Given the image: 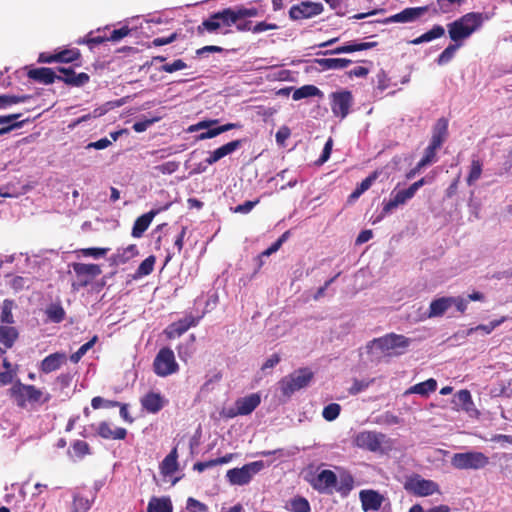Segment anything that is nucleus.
<instances>
[{
    "instance_id": "nucleus-1",
    "label": "nucleus",
    "mask_w": 512,
    "mask_h": 512,
    "mask_svg": "<svg viewBox=\"0 0 512 512\" xmlns=\"http://www.w3.org/2000/svg\"><path fill=\"white\" fill-rule=\"evenodd\" d=\"M411 340L404 335L389 333L367 342L364 351L369 362L378 364L384 357H393L404 353Z\"/></svg>"
},
{
    "instance_id": "nucleus-2",
    "label": "nucleus",
    "mask_w": 512,
    "mask_h": 512,
    "mask_svg": "<svg viewBox=\"0 0 512 512\" xmlns=\"http://www.w3.org/2000/svg\"><path fill=\"white\" fill-rule=\"evenodd\" d=\"M488 19L480 12H469L455 21L447 24L450 39L455 43H462L473 33L478 31Z\"/></svg>"
},
{
    "instance_id": "nucleus-3",
    "label": "nucleus",
    "mask_w": 512,
    "mask_h": 512,
    "mask_svg": "<svg viewBox=\"0 0 512 512\" xmlns=\"http://www.w3.org/2000/svg\"><path fill=\"white\" fill-rule=\"evenodd\" d=\"M312 378L313 373L308 368L298 369L282 378L279 382V386L283 395L290 397L296 391L307 387Z\"/></svg>"
},
{
    "instance_id": "nucleus-4",
    "label": "nucleus",
    "mask_w": 512,
    "mask_h": 512,
    "mask_svg": "<svg viewBox=\"0 0 512 512\" xmlns=\"http://www.w3.org/2000/svg\"><path fill=\"white\" fill-rule=\"evenodd\" d=\"M450 462L459 470H479L488 465L489 458L482 452L467 451L453 454Z\"/></svg>"
},
{
    "instance_id": "nucleus-5",
    "label": "nucleus",
    "mask_w": 512,
    "mask_h": 512,
    "mask_svg": "<svg viewBox=\"0 0 512 512\" xmlns=\"http://www.w3.org/2000/svg\"><path fill=\"white\" fill-rule=\"evenodd\" d=\"M236 10L226 8L222 11L212 14L208 19L204 20L198 27V31L206 30L210 33L216 32L221 27H230L238 22Z\"/></svg>"
},
{
    "instance_id": "nucleus-6",
    "label": "nucleus",
    "mask_w": 512,
    "mask_h": 512,
    "mask_svg": "<svg viewBox=\"0 0 512 512\" xmlns=\"http://www.w3.org/2000/svg\"><path fill=\"white\" fill-rule=\"evenodd\" d=\"M404 489L418 497H427L434 493H441L440 487L435 481L425 479L418 474H414L406 479Z\"/></svg>"
},
{
    "instance_id": "nucleus-7",
    "label": "nucleus",
    "mask_w": 512,
    "mask_h": 512,
    "mask_svg": "<svg viewBox=\"0 0 512 512\" xmlns=\"http://www.w3.org/2000/svg\"><path fill=\"white\" fill-rule=\"evenodd\" d=\"M264 468L263 461H254L245 464L241 468H233L227 471L226 477L231 485L243 486L248 484L254 475Z\"/></svg>"
},
{
    "instance_id": "nucleus-8",
    "label": "nucleus",
    "mask_w": 512,
    "mask_h": 512,
    "mask_svg": "<svg viewBox=\"0 0 512 512\" xmlns=\"http://www.w3.org/2000/svg\"><path fill=\"white\" fill-rule=\"evenodd\" d=\"M10 397L21 408L26 407L27 402H39L42 391L33 385H26L21 382L15 383L9 390Z\"/></svg>"
},
{
    "instance_id": "nucleus-9",
    "label": "nucleus",
    "mask_w": 512,
    "mask_h": 512,
    "mask_svg": "<svg viewBox=\"0 0 512 512\" xmlns=\"http://www.w3.org/2000/svg\"><path fill=\"white\" fill-rule=\"evenodd\" d=\"M217 123L218 120L200 121L197 124L192 125L189 128V131L194 132L198 130H205L197 136L198 140H204L214 138L224 132L240 127V125L236 123H227L221 126H216Z\"/></svg>"
},
{
    "instance_id": "nucleus-10",
    "label": "nucleus",
    "mask_w": 512,
    "mask_h": 512,
    "mask_svg": "<svg viewBox=\"0 0 512 512\" xmlns=\"http://www.w3.org/2000/svg\"><path fill=\"white\" fill-rule=\"evenodd\" d=\"M154 372L161 377H166L178 370L174 352L170 348L161 349L153 362Z\"/></svg>"
},
{
    "instance_id": "nucleus-11",
    "label": "nucleus",
    "mask_w": 512,
    "mask_h": 512,
    "mask_svg": "<svg viewBox=\"0 0 512 512\" xmlns=\"http://www.w3.org/2000/svg\"><path fill=\"white\" fill-rule=\"evenodd\" d=\"M414 197V194L411 192L409 187L407 189L396 191L394 189L390 194V199L388 201L383 202V208L381 213L377 216V218L373 221V223H377L381 221L384 217L391 214L398 207L405 205L409 200Z\"/></svg>"
},
{
    "instance_id": "nucleus-12",
    "label": "nucleus",
    "mask_w": 512,
    "mask_h": 512,
    "mask_svg": "<svg viewBox=\"0 0 512 512\" xmlns=\"http://www.w3.org/2000/svg\"><path fill=\"white\" fill-rule=\"evenodd\" d=\"M330 98L333 115L340 119H344L349 114L350 108L353 104L352 93L347 90L333 92L330 95Z\"/></svg>"
},
{
    "instance_id": "nucleus-13",
    "label": "nucleus",
    "mask_w": 512,
    "mask_h": 512,
    "mask_svg": "<svg viewBox=\"0 0 512 512\" xmlns=\"http://www.w3.org/2000/svg\"><path fill=\"white\" fill-rule=\"evenodd\" d=\"M73 270L79 278L78 283H73L72 287L74 290H78L80 287H85L92 279L99 276L102 270L97 264H85V263H73Z\"/></svg>"
},
{
    "instance_id": "nucleus-14",
    "label": "nucleus",
    "mask_w": 512,
    "mask_h": 512,
    "mask_svg": "<svg viewBox=\"0 0 512 512\" xmlns=\"http://www.w3.org/2000/svg\"><path fill=\"white\" fill-rule=\"evenodd\" d=\"M386 440V435L376 431H362L355 437V444L359 448L369 450L371 452L380 451L382 444Z\"/></svg>"
},
{
    "instance_id": "nucleus-15",
    "label": "nucleus",
    "mask_w": 512,
    "mask_h": 512,
    "mask_svg": "<svg viewBox=\"0 0 512 512\" xmlns=\"http://www.w3.org/2000/svg\"><path fill=\"white\" fill-rule=\"evenodd\" d=\"M323 11L321 3L303 1L293 5L289 10V17L292 20H302L319 15Z\"/></svg>"
},
{
    "instance_id": "nucleus-16",
    "label": "nucleus",
    "mask_w": 512,
    "mask_h": 512,
    "mask_svg": "<svg viewBox=\"0 0 512 512\" xmlns=\"http://www.w3.org/2000/svg\"><path fill=\"white\" fill-rule=\"evenodd\" d=\"M427 11L428 6L406 8L386 18L384 23H410L424 15Z\"/></svg>"
},
{
    "instance_id": "nucleus-17",
    "label": "nucleus",
    "mask_w": 512,
    "mask_h": 512,
    "mask_svg": "<svg viewBox=\"0 0 512 512\" xmlns=\"http://www.w3.org/2000/svg\"><path fill=\"white\" fill-rule=\"evenodd\" d=\"M59 73L57 79L65 82L67 85L71 86H83L89 81V75L82 72L76 74L72 68L59 67Z\"/></svg>"
},
{
    "instance_id": "nucleus-18",
    "label": "nucleus",
    "mask_w": 512,
    "mask_h": 512,
    "mask_svg": "<svg viewBox=\"0 0 512 512\" xmlns=\"http://www.w3.org/2000/svg\"><path fill=\"white\" fill-rule=\"evenodd\" d=\"M359 497L364 511L379 510L383 502V497L374 490H362Z\"/></svg>"
},
{
    "instance_id": "nucleus-19",
    "label": "nucleus",
    "mask_w": 512,
    "mask_h": 512,
    "mask_svg": "<svg viewBox=\"0 0 512 512\" xmlns=\"http://www.w3.org/2000/svg\"><path fill=\"white\" fill-rule=\"evenodd\" d=\"M374 46H376V42H362V43L349 42L345 45L336 47L334 49L320 52L319 54L339 55V54H344V53H352V52H356V51L368 50Z\"/></svg>"
},
{
    "instance_id": "nucleus-20",
    "label": "nucleus",
    "mask_w": 512,
    "mask_h": 512,
    "mask_svg": "<svg viewBox=\"0 0 512 512\" xmlns=\"http://www.w3.org/2000/svg\"><path fill=\"white\" fill-rule=\"evenodd\" d=\"M166 402L160 393L155 392H149L141 398L142 407L150 413L159 412Z\"/></svg>"
},
{
    "instance_id": "nucleus-21",
    "label": "nucleus",
    "mask_w": 512,
    "mask_h": 512,
    "mask_svg": "<svg viewBox=\"0 0 512 512\" xmlns=\"http://www.w3.org/2000/svg\"><path fill=\"white\" fill-rule=\"evenodd\" d=\"M448 137V120L444 117L439 118L432 131L430 144L441 147Z\"/></svg>"
},
{
    "instance_id": "nucleus-22",
    "label": "nucleus",
    "mask_w": 512,
    "mask_h": 512,
    "mask_svg": "<svg viewBox=\"0 0 512 512\" xmlns=\"http://www.w3.org/2000/svg\"><path fill=\"white\" fill-rule=\"evenodd\" d=\"M198 318H195L191 315L180 319L177 322L171 324L168 328L169 337H179L184 334L189 328L196 326L198 323Z\"/></svg>"
},
{
    "instance_id": "nucleus-23",
    "label": "nucleus",
    "mask_w": 512,
    "mask_h": 512,
    "mask_svg": "<svg viewBox=\"0 0 512 512\" xmlns=\"http://www.w3.org/2000/svg\"><path fill=\"white\" fill-rule=\"evenodd\" d=\"M159 210H151L140 217H138L132 228V236L134 238L142 237L143 233L148 229L151 224L153 218L158 214Z\"/></svg>"
},
{
    "instance_id": "nucleus-24",
    "label": "nucleus",
    "mask_w": 512,
    "mask_h": 512,
    "mask_svg": "<svg viewBox=\"0 0 512 512\" xmlns=\"http://www.w3.org/2000/svg\"><path fill=\"white\" fill-rule=\"evenodd\" d=\"M260 402V396L256 393H253L238 399L235 405L238 408V413H240V415H249L258 407Z\"/></svg>"
},
{
    "instance_id": "nucleus-25",
    "label": "nucleus",
    "mask_w": 512,
    "mask_h": 512,
    "mask_svg": "<svg viewBox=\"0 0 512 512\" xmlns=\"http://www.w3.org/2000/svg\"><path fill=\"white\" fill-rule=\"evenodd\" d=\"M97 431L104 439L122 440L127 435V430L125 428L116 427L113 429L111 424L108 422H101Z\"/></svg>"
},
{
    "instance_id": "nucleus-26",
    "label": "nucleus",
    "mask_w": 512,
    "mask_h": 512,
    "mask_svg": "<svg viewBox=\"0 0 512 512\" xmlns=\"http://www.w3.org/2000/svg\"><path fill=\"white\" fill-rule=\"evenodd\" d=\"M314 63L322 70H339L348 67L352 61L345 58H316Z\"/></svg>"
},
{
    "instance_id": "nucleus-27",
    "label": "nucleus",
    "mask_w": 512,
    "mask_h": 512,
    "mask_svg": "<svg viewBox=\"0 0 512 512\" xmlns=\"http://www.w3.org/2000/svg\"><path fill=\"white\" fill-rule=\"evenodd\" d=\"M66 356L64 353H53L45 357L41 362V370L44 373L56 371L64 363Z\"/></svg>"
},
{
    "instance_id": "nucleus-28",
    "label": "nucleus",
    "mask_w": 512,
    "mask_h": 512,
    "mask_svg": "<svg viewBox=\"0 0 512 512\" xmlns=\"http://www.w3.org/2000/svg\"><path fill=\"white\" fill-rule=\"evenodd\" d=\"M29 78L39 81L44 84H52L58 75L51 68H36L28 72Z\"/></svg>"
},
{
    "instance_id": "nucleus-29",
    "label": "nucleus",
    "mask_w": 512,
    "mask_h": 512,
    "mask_svg": "<svg viewBox=\"0 0 512 512\" xmlns=\"http://www.w3.org/2000/svg\"><path fill=\"white\" fill-rule=\"evenodd\" d=\"M450 297H441L431 302L428 317L442 316L451 307Z\"/></svg>"
},
{
    "instance_id": "nucleus-30",
    "label": "nucleus",
    "mask_w": 512,
    "mask_h": 512,
    "mask_svg": "<svg viewBox=\"0 0 512 512\" xmlns=\"http://www.w3.org/2000/svg\"><path fill=\"white\" fill-rule=\"evenodd\" d=\"M437 388V381L433 378H430L424 382L415 384L411 386L406 394H418L421 396H428L431 392H434Z\"/></svg>"
},
{
    "instance_id": "nucleus-31",
    "label": "nucleus",
    "mask_w": 512,
    "mask_h": 512,
    "mask_svg": "<svg viewBox=\"0 0 512 512\" xmlns=\"http://www.w3.org/2000/svg\"><path fill=\"white\" fill-rule=\"evenodd\" d=\"M336 483V474L331 470H323L317 475L314 486L318 489H328L334 487Z\"/></svg>"
},
{
    "instance_id": "nucleus-32",
    "label": "nucleus",
    "mask_w": 512,
    "mask_h": 512,
    "mask_svg": "<svg viewBox=\"0 0 512 512\" xmlns=\"http://www.w3.org/2000/svg\"><path fill=\"white\" fill-rule=\"evenodd\" d=\"M445 29L441 25H434L429 31L425 32L421 36L410 41L413 45H420L422 43L430 42L437 38L444 36Z\"/></svg>"
},
{
    "instance_id": "nucleus-33",
    "label": "nucleus",
    "mask_w": 512,
    "mask_h": 512,
    "mask_svg": "<svg viewBox=\"0 0 512 512\" xmlns=\"http://www.w3.org/2000/svg\"><path fill=\"white\" fill-rule=\"evenodd\" d=\"M18 338V331L13 326H0V343L5 346V348H11L16 339Z\"/></svg>"
},
{
    "instance_id": "nucleus-34",
    "label": "nucleus",
    "mask_w": 512,
    "mask_h": 512,
    "mask_svg": "<svg viewBox=\"0 0 512 512\" xmlns=\"http://www.w3.org/2000/svg\"><path fill=\"white\" fill-rule=\"evenodd\" d=\"M177 450L174 448L162 461L161 473L165 476L174 474L178 469Z\"/></svg>"
},
{
    "instance_id": "nucleus-35",
    "label": "nucleus",
    "mask_w": 512,
    "mask_h": 512,
    "mask_svg": "<svg viewBox=\"0 0 512 512\" xmlns=\"http://www.w3.org/2000/svg\"><path fill=\"white\" fill-rule=\"evenodd\" d=\"M148 512H172V503L169 498L152 497L148 503Z\"/></svg>"
},
{
    "instance_id": "nucleus-36",
    "label": "nucleus",
    "mask_w": 512,
    "mask_h": 512,
    "mask_svg": "<svg viewBox=\"0 0 512 512\" xmlns=\"http://www.w3.org/2000/svg\"><path fill=\"white\" fill-rule=\"evenodd\" d=\"M45 315L50 322L60 323L65 318V310L60 303H51L45 309Z\"/></svg>"
},
{
    "instance_id": "nucleus-37",
    "label": "nucleus",
    "mask_w": 512,
    "mask_h": 512,
    "mask_svg": "<svg viewBox=\"0 0 512 512\" xmlns=\"http://www.w3.org/2000/svg\"><path fill=\"white\" fill-rule=\"evenodd\" d=\"M314 96H322L321 90L314 85H304L293 92L292 98L293 100L298 101Z\"/></svg>"
},
{
    "instance_id": "nucleus-38",
    "label": "nucleus",
    "mask_w": 512,
    "mask_h": 512,
    "mask_svg": "<svg viewBox=\"0 0 512 512\" xmlns=\"http://www.w3.org/2000/svg\"><path fill=\"white\" fill-rule=\"evenodd\" d=\"M156 258L155 256L151 255L147 257L145 260L141 262V264L138 266L133 278L134 279H140L144 276H147L152 273L154 269Z\"/></svg>"
},
{
    "instance_id": "nucleus-39",
    "label": "nucleus",
    "mask_w": 512,
    "mask_h": 512,
    "mask_svg": "<svg viewBox=\"0 0 512 512\" xmlns=\"http://www.w3.org/2000/svg\"><path fill=\"white\" fill-rule=\"evenodd\" d=\"M462 46V43L449 44L436 59L438 65L442 66L449 63L455 56L456 51Z\"/></svg>"
},
{
    "instance_id": "nucleus-40",
    "label": "nucleus",
    "mask_w": 512,
    "mask_h": 512,
    "mask_svg": "<svg viewBox=\"0 0 512 512\" xmlns=\"http://www.w3.org/2000/svg\"><path fill=\"white\" fill-rule=\"evenodd\" d=\"M439 147L429 143L428 147L424 151V155L418 162V168H425L437 161L436 152Z\"/></svg>"
},
{
    "instance_id": "nucleus-41",
    "label": "nucleus",
    "mask_w": 512,
    "mask_h": 512,
    "mask_svg": "<svg viewBox=\"0 0 512 512\" xmlns=\"http://www.w3.org/2000/svg\"><path fill=\"white\" fill-rule=\"evenodd\" d=\"M14 308V301L5 299L1 306L0 321L5 324H13L14 317L12 310Z\"/></svg>"
},
{
    "instance_id": "nucleus-42",
    "label": "nucleus",
    "mask_w": 512,
    "mask_h": 512,
    "mask_svg": "<svg viewBox=\"0 0 512 512\" xmlns=\"http://www.w3.org/2000/svg\"><path fill=\"white\" fill-rule=\"evenodd\" d=\"M29 99H31L30 95H0V109H6L13 104L25 103Z\"/></svg>"
},
{
    "instance_id": "nucleus-43",
    "label": "nucleus",
    "mask_w": 512,
    "mask_h": 512,
    "mask_svg": "<svg viewBox=\"0 0 512 512\" xmlns=\"http://www.w3.org/2000/svg\"><path fill=\"white\" fill-rule=\"evenodd\" d=\"M454 403L456 406L468 411L473 404L470 392L466 389L457 392L454 396Z\"/></svg>"
},
{
    "instance_id": "nucleus-44",
    "label": "nucleus",
    "mask_w": 512,
    "mask_h": 512,
    "mask_svg": "<svg viewBox=\"0 0 512 512\" xmlns=\"http://www.w3.org/2000/svg\"><path fill=\"white\" fill-rule=\"evenodd\" d=\"M138 254V250L136 245L132 244L129 245L126 249H124L122 252L118 251L113 256V261L116 264H124L126 263L130 258Z\"/></svg>"
},
{
    "instance_id": "nucleus-45",
    "label": "nucleus",
    "mask_w": 512,
    "mask_h": 512,
    "mask_svg": "<svg viewBox=\"0 0 512 512\" xmlns=\"http://www.w3.org/2000/svg\"><path fill=\"white\" fill-rule=\"evenodd\" d=\"M289 510L292 512H310V504L304 497H295L289 502Z\"/></svg>"
},
{
    "instance_id": "nucleus-46",
    "label": "nucleus",
    "mask_w": 512,
    "mask_h": 512,
    "mask_svg": "<svg viewBox=\"0 0 512 512\" xmlns=\"http://www.w3.org/2000/svg\"><path fill=\"white\" fill-rule=\"evenodd\" d=\"M482 174V163L477 160L473 159L471 162V167L469 174L467 176V184L469 186L473 185L476 181H478Z\"/></svg>"
},
{
    "instance_id": "nucleus-47",
    "label": "nucleus",
    "mask_w": 512,
    "mask_h": 512,
    "mask_svg": "<svg viewBox=\"0 0 512 512\" xmlns=\"http://www.w3.org/2000/svg\"><path fill=\"white\" fill-rule=\"evenodd\" d=\"M377 178V174L376 173H373L371 174L370 176L366 177L364 180H362V182L357 186V188L352 192V194L350 195L351 198H358L360 197V195H362L365 191H367L371 186L372 184L374 183V181L376 180Z\"/></svg>"
},
{
    "instance_id": "nucleus-48",
    "label": "nucleus",
    "mask_w": 512,
    "mask_h": 512,
    "mask_svg": "<svg viewBox=\"0 0 512 512\" xmlns=\"http://www.w3.org/2000/svg\"><path fill=\"white\" fill-rule=\"evenodd\" d=\"M242 145V140H234L231 141L215 150L217 156L219 159H222L223 157L232 154L235 152L240 146Z\"/></svg>"
},
{
    "instance_id": "nucleus-49",
    "label": "nucleus",
    "mask_w": 512,
    "mask_h": 512,
    "mask_svg": "<svg viewBox=\"0 0 512 512\" xmlns=\"http://www.w3.org/2000/svg\"><path fill=\"white\" fill-rule=\"evenodd\" d=\"M80 57V52L77 49L64 50L55 55L56 62H73Z\"/></svg>"
},
{
    "instance_id": "nucleus-50",
    "label": "nucleus",
    "mask_w": 512,
    "mask_h": 512,
    "mask_svg": "<svg viewBox=\"0 0 512 512\" xmlns=\"http://www.w3.org/2000/svg\"><path fill=\"white\" fill-rule=\"evenodd\" d=\"M463 0H437L436 4L438 9H435L434 11L440 12L442 14L449 13L453 11L454 5L460 6L462 4Z\"/></svg>"
},
{
    "instance_id": "nucleus-51",
    "label": "nucleus",
    "mask_w": 512,
    "mask_h": 512,
    "mask_svg": "<svg viewBox=\"0 0 512 512\" xmlns=\"http://www.w3.org/2000/svg\"><path fill=\"white\" fill-rule=\"evenodd\" d=\"M341 406L337 403H331L324 407L322 416L327 421H334L340 414Z\"/></svg>"
},
{
    "instance_id": "nucleus-52",
    "label": "nucleus",
    "mask_w": 512,
    "mask_h": 512,
    "mask_svg": "<svg viewBox=\"0 0 512 512\" xmlns=\"http://www.w3.org/2000/svg\"><path fill=\"white\" fill-rule=\"evenodd\" d=\"M97 340V337H93L90 341L83 344L75 353L70 356V361L73 363H78L80 359L87 353L89 349L93 347Z\"/></svg>"
},
{
    "instance_id": "nucleus-53",
    "label": "nucleus",
    "mask_w": 512,
    "mask_h": 512,
    "mask_svg": "<svg viewBox=\"0 0 512 512\" xmlns=\"http://www.w3.org/2000/svg\"><path fill=\"white\" fill-rule=\"evenodd\" d=\"M504 321V318L499 320H493L489 322L488 324H481L478 325L475 328H471L468 331V334H471L474 331H482L484 334H490L496 327H498L500 324H502Z\"/></svg>"
},
{
    "instance_id": "nucleus-54",
    "label": "nucleus",
    "mask_w": 512,
    "mask_h": 512,
    "mask_svg": "<svg viewBox=\"0 0 512 512\" xmlns=\"http://www.w3.org/2000/svg\"><path fill=\"white\" fill-rule=\"evenodd\" d=\"M109 251V248H84L79 251L82 256L84 257H93L95 259H98L100 257H103L107 254Z\"/></svg>"
},
{
    "instance_id": "nucleus-55",
    "label": "nucleus",
    "mask_w": 512,
    "mask_h": 512,
    "mask_svg": "<svg viewBox=\"0 0 512 512\" xmlns=\"http://www.w3.org/2000/svg\"><path fill=\"white\" fill-rule=\"evenodd\" d=\"M72 451L76 457L83 458L89 453V445L85 441L77 440L72 445Z\"/></svg>"
},
{
    "instance_id": "nucleus-56",
    "label": "nucleus",
    "mask_w": 512,
    "mask_h": 512,
    "mask_svg": "<svg viewBox=\"0 0 512 512\" xmlns=\"http://www.w3.org/2000/svg\"><path fill=\"white\" fill-rule=\"evenodd\" d=\"M373 380H358L354 379L352 386L349 388V393L352 395H356L366 390Z\"/></svg>"
},
{
    "instance_id": "nucleus-57",
    "label": "nucleus",
    "mask_w": 512,
    "mask_h": 512,
    "mask_svg": "<svg viewBox=\"0 0 512 512\" xmlns=\"http://www.w3.org/2000/svg\"><path fill=\"white\" fill-rule=\"evenodd\" d=\"M179 168V162L176 161H168L163 164L157 165L155 167V170L158 172L164 174V175H170L177 171Z\"/></svg>"
},
{
    "instance_id": "nucleus-58",
    "label": "nucleus",
    "mask_w": 512,
    "mask_h": 512,
    "mask_svg": "<svg viewBox=\"0 0 512 512\" xmlns=\"http://www.w3.org/2000/svg\"><path fill=\"white\" fill-rule=\"evenodd\" d=\"M468 208L470 213V220H472V218L480 219L481 203L473 199V192L471 193V197L468 202Z\"/></svg>"
},
{
    "instance_id": "nucleus-59",
    "label": "nucleus",
    "mask_w": 512,
    "mask_h": 512,
    "mask_svg": "<svg viewBox=\"0 0 512 512\" xmlns=\"http://www.w3.org/2000/svg\"><path fill=\"white\" fill-rule=\"evenodd\" d=\"M186 508L189 512H208V508L204 503L192 497L188 498Z\"/></svg>"
},
{
    "instance_id": "nucleus-60",
    "label": "nucleus",
    "mask_w": 512,
    "mask_h": 512,
    "mask_svg": "<svg viewBox=\"0 0 512 512\" xmlns=\"http://www.w3.org/2000/svg\"><path fill=\"white\" fill-rule=\"evenodd\" d=\"M74 507L77 512H86L90 509L91 502L83 496L76 495L74 497Z\"/></svg>"
},
{
    "instance_id": "nucleus-61",
    "label": "nucleus",
    "mask_w": 512,
    "mask_h": 512,
    "mask_svg": "<svg viewBox=\"0 0 512 512\" xmlns=\"http://www.w3.org/2000/svg\"><path fill=\"white\" fill-rule=\"evenodd\" d=\"M185 68H187V64L183 60L177 59L173 63L164 64L161 67V70L167 73H173L175 71L182 70Z\"/></svg>"
},
{
    "instance_id": "nucleus-62",
    "label": "nucleus",
    "mask_w": 512,
    "mask_h": 512,
    "mask_svg": "<svg viewBox=\"0 0 512 512\" xmlns=\"http://www.w3.org/2000/svg\"><path fill=\"white\" fill-rule=\"evenodd\" d=\"M235 10H236V14H237V17H238L239 21L242 20V19H246V18H250V17H255L258 14V11H257L256 8H243V7H240V8H237Z\"/></svg>"
},
{
    "instance_id": "nucleus-63",
    "label": "nucleus",
    "mask_w": 512,
    "mask_h": 512,
    "mask_svg": "<svg viewBox=\"0 0 512 512\" xmlns=\"http://www.w3.org/2000/svg\"><path fill=\"white\" fill-rule=\"evenodd\" d=\"M291 131L287 126H282L277 131L275 138L279 145H284L285 141L290 137Z\"/></svg>"
},
{
    "instance_id": "nucleus-64",
    "label": "nucleus",
    "mask_w": 512,
    "mask_h": 512,
    "mask_svg": "<svg viewBox=\"0 0 512 512\" xmlns=\"http://www.w3.org/2000/svg\"><path fill=\"white\" fill-rule=\"evenodd\" d=\"M129 33H130V29L127 26L122 27L120 29H115L112 31L108 40L117 42V41L121 40L122 38L126 37Z\"/></svg>"
}]
</instances>
